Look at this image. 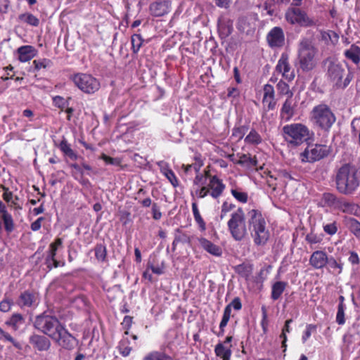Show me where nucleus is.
I'll return each mask as SVG.
<instances>
[{"label":"nucleus","instance_id":"obj_1","mask_svg":"<svg viewBox=\"0 0 360 360\" xmlns=\"http://www.w3.org/2000/svg\"><path fill=\"white\" fill-rule=\"evenodd\" d=\"M335 184L338 191L344 195H352L360 184V174L356 166L344 164L335 175Z\"/></svg>","mask_w":360,"mask_h":360},{"label":"nucleus","instance_id":"obj_2","mask_svg":"<svg viewBox=\"0 0 360 360\" xmlns=\"http://www.w3.org/2000/svg\"><path fill=\"white\" fill-rule=\"evenodd\" d=\"M319 49L315 46L313 39L302 37L298 44L297 64L302 72L313 70L318 64Z\"/></svg>","mask_w":360,"mask_h":360},{"label":"nucleus","instance_id":"obj_3","mask_svg":"<svg viewBox=\"0 0 360 360\" xmlns=\"http://www.w3.org/2000/svg\"><path fill=\"white\" fill-rule=\"evenodd\" d=\"M248 224L253 242L256 245H264L269 238V231L262 212L257 209L250 210L248 213Z\"/></svg>","mask_w":360,"mask_h":360},{"label":"nucleus","instance_id":"obj_4","mask_svg":"<svg viewBox=\"0 0 360 360\" xmlns=\"http://www.w3.org/2000/svg\"><path fill=\"white\" fill-rule=\"evenodd\" d=\"M314 134L302 123H292L282 128V136L288 146L296 148L311 140Z\"/></svg>","mask_w":360,"mask_h":360},{"label":"nucleus","instance_id":"obj_5","mask_svg":"<svg viewBox=\"0 0 360 360\" xmlns=\"http://www.w3.org/2000/svg\"><path fill=\"white\" fill-rule=\"evenodd\" d=\"M326 63H328L326 72L328 80L335 89H346L353 79V73L351 71L346 73L342 65L337 61L328 59Z\"/></svg>","mask_w":360,"mask_h":360},{"label":"nucleus","instance_id":"obj_6","mask_svg":"<svg viewBox=\"0 0 360 360\" xmlns=\"http://www.w3.org/2000/svg\"><path fill=\"white\" fill-rule=\"evenodd\" d=\"M310 120L316 127L329 131L336 121V117L328 105L321 103L312 108Z\"/></svg>","mask_w":360,"mask_h":360},{"label":"nucleus","instance_id":"obj_7","mask_svg":"<svg viewBox=\"0 0 360 360\" xmlns=\"http://www.w3.org/2000/svg\"><path fill=\"white\" fill-rule=\"evenodd\" d=\"M226 190V184L219 176L212 177L210 181H207L200 185L191 193L193 198L195 197L199 199L206 197H211L212 199L218 200L224 194Z\"/></svg>","mask_w":360,"mask_h":360},{"label":"nucleus","instance_id":"obj_8","mask_svg":"<svg viewBox=\"0 0 360 360\" xmlns=\"http://www.w3.org/2000/svg\"><path fill=\"white\" fill-rule=\"evenodd\" d=\"M285 21L290 25H298L301 27H312L319 25V20L308 15L302 8L289 6L284 14Z\"/></svg>","mask_w":360,"mask_h":360},{"label":"nucleus","instance_id":"obj_9","mask_svg":"<svg viewBox=\"0 0 360 360\" xmlns=\"http://www.w3.org/2000/svg\"><path fill=\"white\" fill-rule=\"evenodd\" d=\"M231 236L236 241L242 240L248 233L245 214L243 207H239L231 214L227 222Z\"/></svg>","mask_w":360,"mask_h":360},{"label":"nucleus","instance_id":"obj_10","mask_svg":"<svg viewBox=\"0 0 360 360\" xmlns=\"http://www.w3.org/2000/svg\"><path fill=\"white\" fill-rule=\"evenodd\" d=\"M61 324L56 316L47 311L37 315L33 321L34 328L49 338H51Z\"/></svg>","mask_w":360,"mask_h":360},{"label":"nucleus","instance_id":"obj_11","mask_svg":"<svg viewBox=\"0 0 360 360\" xmlns=\"http://www.w3.org/2000/svg\"><path fill=\"white\" fill-rule=\"evenodd\" d=\"M74 84L83 93L94 94L101 88L100 81L90 74L76 73L71 76Z\"/></svg>","mask_w":360,"mask_h":360},{"label":"nucleus","instance_id":"obj_12","mask_svg":"<svg viewBox=\"0 0 360 360\" xmlns=\"http://www.w3.org/2000/svg\"><path fill=\"white\" fill-rule=\"evenodd\" d=\"M322 201L324 205L344 213L353 214L357 208L356 204L347 201L344 198H338L331 193H324Z\"/></svg>","mask_w":360,"mask_h":360},{"label":"nucleus","instance_id":"obj_13","mask_svg":"<svg viewBox=\"0 0 360 360\" xmlns=\"http://www.w3.org/2000/svg\"><path fill=\"white\" fill-rule=\"evenodd\" d=\"M330 151V147L327 145L315 144L300 153V160L303 162H314L326 158Z\"/></svg>","mask_w":360,"mask_h":360},{"label":"nucleus","instance_id":"obj_14","mask_svg":"<svg viewBox=\"0 0 360 360\" xmlns=\"http://www.w3.org/2000/svg\"><path fill=\"white\" fill-rule=\"evenodd\" d=\"M54 342L65 349L72 350L77 338L73 336L62 323L51 338Z\"/></svg>","mask_w":360,"mask_h":360},{"label":"nucleus","instance_id":"obj_15","mask_svg":"<svg viewBox=\"0 0 360 360\" xmlns=\"http://www.w3.org/2000/svg\"><path fill=\"white\" fill-rule=\"evenodd\" d=\"M242 302L240 298L238 297H236L229 304L225 307L222 315V319L219 323V330L217 333H214L217 337H221L224 335L225 328L227 326L231 316L232 308L236 311H239L242 309Z\"/></svg>","mask_w":360,"mask_h":360},{"label":"nucleus","instance_id":"obj_16","mask_svg":"<svg viewBox=\"0 0 360 360\" xmlns=\"http://www.w3.org/2000/svg\"><path fill=\"white\" fill-rule=\"evenodd\" d=\"M276 71L281 73L282 77L288 82L295 79V71L290 63L289 56L286 53H283L281 55L276 65Z\"/></svg>","mask_w":360,"mask_h":360},{"label":"nucleus","instance_id":"obj_17","mask_svg":"<svg viewBox=\"0 0 360 360\" xmlns=\"http://www.w3.org/2000/svg\"><path fill=\"white\" fill-rule=\"evenodd\" d=\"M285 39L283 30L278 26L271 29L266 37V42L271 49L282 48L285 44Z\"/></svg>","mask_w":360,"mask_h":360},{"label":"nucleus","instance_id":"obj_18","mask_svg":"<svg viewBox=\"0 0 360 360\" xmlns=\"http://www.w3.org/2000/svg\"><path fill=\"white\" fill-rule=\"evenodd\" d=\"M172 8L170 0H157L149 6V12L153 17H162L168 14Z\"/></svg>","mask_w":360,"mask_h":360},{"label":"nucleus","instance_id":"obj_19","mask_svg":"<svg viewBox=\"0 0 360 360\" xmlns=\"http://www.w3.org/2000/svg\"><path fill=\"white\" fill-rule=\"evenodd\" d=\"M263 92L262 104L264 110L266 112L274 110L277 104L274 86L269 84H266L263 87Z\"/></svg>","mask_w":360,"mask_h":360},{"label":"nucleus","instance_id":"obj_20","mask_svg":"<svg viewBox=\"0 0 360 360\" xmlns=\"http://www.w3.org/2000/svg\"><path fill=\"white\" fill-rule=\"evenodd\" d=\"M29 343L34 350L39 352H46L51 346V340L48 336L36 333L29 337Z\"/></svg>","mask_w":360,"mask_h":360},{"label":"nucleus","instance_id":"obj_21","mask_svg":"<svg viewBox=\"0 0 360 360\" xmlns=\"http://www.w3.org/2000/svg\"><path fill=\"white\" fill-rule=\"evenodd\" d=\"M297 102L292 97L286 98L280 110V117L282 120L290 121L295 114Z\"/></svg>","mask_w":360,"mask_h":360},{"label":"nucleus","instance_id":"obj_22","mask_svg":"<svg viewBox=\"0 0 360 360\" xmlns=\"http://www.w3.org/2000/svg\"><path fill=\"white\" fill-rule=\"evenodd\" d=\"M328 256L324 250H316L311 255L309 263L314 269H321L327 266Z\"/></svg>","mask_w":360,"mask_h":360},{"label":"nucleus","instance_id":"obj_23","mask_svg":"<svg viewBox=\"0 0 360 360\" xmlns=\"http://www.w3.org/2000/svg\"><path fill=\"white\" fill-rule=\"evenodd\" d=\"M233 22L229 18L222 15L218 18L217 29L221 38H226L231 34L233 30Z\"/></svg>","mask_w":360,"mask_h":360},{"label":"nucleus","instance_id":"obj_24","mask_svg":"<svg viewBox=\"0 0 360 360\" xmlns=\"http://www.w3.org/2000/svg\"><path fill=\"white\" fill-rule=\"evenodd\" d=\"M36 293L31 290H26L22 292L18 300V304L20 307H32L36 302Z\"/></svg>","mask_w":360,"mask_h":360},{"label":"nucleus","instance_id":"obj_25","mask_svg":"<svg viewBox=\"0 0 360 360\" xmlns=\"http://www.w3.org/2000/svg\"><path fill=\"white\" fill-rule=\"evenodd\" d=\"M18 60L22 63L31 60L37 54V49L31 45H24L17 49Z\"/></svg>","mask_w":360,"mask_h":360},{"label":"nucleus","instance_id":"obj_26","mask_svg":"<svg viewBox=\"0 0 360 360\" xmlns=\"http://www.w3.org/2000/svg\"><path fill=\"white\" fill-rule=\"evenodd\" d=\"M58 147L62 152L63 155L71 160H77L79 158V155L72 148L71 145L68 143L65 137H63L60 142L58 144Z\"/></svg>","mask_w":360,"mask_h":360},{"label":"nucleus","instance_id":"obj_27","mask_svg":"<svg viewBox=\"0 0 360 360\" xmlns=\"http://www.w3.org/2000/svg\"><path fill=\"white\" fill-rule=\"evenodd\" d=\"M199 243L201 247L210 254L217 257H219L222 255L221 248L214 244L210 240L205 238H202L199 240Z\"/></svg>","mask_w":360,"mask_h":360},{"label":"nucleus","instance_id":"obj_28","mask_svg":"<svg viewBox=\"0 0 360 360\" xmlns=\"http://www.w3.org/2000/svg\"><path fill=\"white\" fill-rule=\"evenodd\" d=\"M231 347V345L226 347L224 343L219 342L214 347L215 355L221 360H231L232 355Z\"/></svg>","mask_w":360,"mask_h":360},{"label":"nucleus","instance_id":"obj_29","mask_svg":"<svg viewBox=\"0 0 360 360\" xmlns=\"http://www.w3.org/2000/svg\"><path fill=\"white\" fill-rule=\"evenodd\" d=\"M233 269L237 274L248 281L252 274L253 264L243 262L235 266Z\"/></svg>","mask_w":360,"mask_h":360},{"label":"nucleus","instance_id":"obj_30","mask_svg":"<svg viewBox=\"0 0 360 360\" xmlns=\"http://www.w3.org/2000/svg\"><path fill=\"white\" fill-rule=\"evenodd\" d=\"M93 250L94 251L95 258L98 262H108V251L105 244L97 243Z\"/></svg>","mask_w":360,"mask_h":360},{"label":"nucleus","instance_id":"obj_31","mask_svg":"<svg viewBox=\"0 0 360 360\" xmlns=\"http://www.w3.org/2000/svg\"><path fill=\"white\" fill-rule=\"evenodd\" d=\"M24 323L23 316L20 313H14L5 321V325L17 331L20 326Z\"/></svg>","mask_w":360,"mask_h":360},{"label":"nucleus","instance_id":"obj_32","mask_svg":"<svg viewBox=\"0 0 360 360\" xmlns=\"http://www.w3.org/2000/svg\"><path fill=\"white\" fill-rule=\"evenodd\" d=\"M288 283L285 281H276L271 286V298L276 301L278 300L285 291Z\"/></svg>","mask_w":360,"mask_h":360},{"label":"nucleus","instance_id":"obj_33","mask_svg":"<svg viewBox=\"0 0 360 360\" xmlns=\"http://www.w3.org/2000/svg\"><path fill=\"white\" fill-rule=\"evenodd\" d=\"M344 56L355 65H358L360 62V47L352 44L349 49L345 51Z\"/></svg>","mask_w":360,"mask_h":360},{"label":"nucleus","instance_id":"obj_34","mask_svg":"<svg viewBox=\"0 0 360 360\" xmlns=\"http://www.w3.org/2000/svg\"><path fill=\"white\" fill-rule=\"evenodd\" d=\"M143 360H174V359L165 351L153 350L148 352Z\"/></svg>","mask_w":360,"mask_h":360},{"label":"nucleus","instance_id":"obj_35","mask_svg":"<svg viewBox=\"0 0 360 360\" xmlns=\"http://www.w3.org/2000/svg\"><path fill=\"white\" fill-rule=\"evenodd\" d=\"M18 20L20 22L33 27H38L40 23L39 19L30 13H25L19 15Z\"/></svg>","mask_w":360,"mask_h":360},{"label":"nucleus","instance_id":"obj_36","mask_svg":"<svg viewBox=\"0 0 360 360\" xmlns=\"http://www.w3.org/2000/svg\"><path fill=\"white\" fill-rule=\"evenodd\" d=\"M328 263H327V265L332 269L334 274H340L342 272L343 263L341 259H337L333 256H330L328 257Z\"/></svg>","mask_w":360,"mask_h":360},{"label":"nucleus","instance_id":"obj_37","mask_svg":"<svg viewBox=\"0 0 360 360\" xmlns=\"http://www.w3.org/2000/svg\"><path fill=\"white\" fill-rule=\"evenodd\" d=\"M245 142L247 144L257 146L262 142V138L255 129H252L245 138Z\"/></svg>","mask_w":360,"mask_h":360},{"label":"nucleus","instance_id":"obj_38","mask_svg":"<svg viewBox=\"0 0 360 360\" xmlns=\"http://www.w3.org/2000/svg\"><path fill=\"white\" fill-rule=\"evenodd\" d=\"M118 351L120 354L124 356H128L131 352L132 351V347L130 346V341L129 340L126 338H122L118 344L117 346Z\"/></svg>","mask_w":360,"mask_h":360},{"label":"nucleus","instance_id":"obj_39","mask_svg":"<svg viewBox=\"0 0 360 360\" xmlns=\"http://www.w3.org/2000/svg\"><path fill=\"white\" fill-rule=\"evenodd\" d=\"M63 238L58 237L56 238L54 240L50 243L46 255H50L51 257H56L57 251L63 247Z\"/></svg>","mask_w":360,"mask_h":360},{"label":"nucleus","instance_id":"obj_40","mask_svg":"<svg viewBox=\"0 0 360 360\" xmlns=\"http://www.w3.org/2000/svg\"><path fill=\"white\" fill-rule=\"evenodd\" d=\"M237 164L240 165H246L249 167H256L257 166V159L256 156L251 157L250 154H243L240 157Z\"/></svg>","mask_w":360,"mask_h":360},{"label":"nucleus","instance_id":"obj_41","mask_svg":"<svg viewBox=\"0 0 360 360\" xmlns=\"http://www.w3.org/2000/svg\"><path fill=\"white\" fill-rule=\"evenodd\" d=\"M143 39L140 34H134L131 37V51L137 54L143 43Z\"/></svg>","mask_w":360,"mask_h":360},{"label":"nucleus","instance_id":"obj_42","mask_svg":"<svg viewBox=\"0 0 360 360\" xmlns=\"http://www.w3.org/2000/svg\"><path fill=\"white\" fill-rule=\"evenodd\" d=\"M212 177H218L216 174H212L210 170H204L203 174H198L195 176L193 184L195 186L203 184L204 182H207V181H210Z\"/></svg>","mask_w":360,"mask_h":360},{"label":"nucleus","instance_id":"obj_43","mask_svg":"<svg viewBox=\"0 0 360 360\" xmlns=\"http://www.w3.org/2000/svg\"><path fill=\"white\" fill-rule=\"evenodd\" d=\"M0 340H3L4 342H11L13 347L18 349H22L21 344L17 341L10 333L4 330L0 327Z\"/></svg>","mask_w":360,"mask_h":360},{"label":"nucleus","instance_id":"obj_44","mask_svg":"<svg viewBox=\"0 0 360 360\" xmlns=\"http://www.w3.org/2000/svg\"><path fill=\"white\" fill-rule=\"evenodd\" d=\"M34 66V71L38 72L41 69H46L53 65V62L49 58H40L34 60L32 62Z\"/></svg>","mask_w":360,"mask_h":360},{"label":"nucleus","instance_id":"obj_45","mask_svg":"<svg viewBox=\"0 0 360 360\" xmlns=\"http://www.w3.org/2000/svg\"><path fill=\"white\" fill-rule=\"evenodd\" d=\"M13 304L14 302L11 295L7 292L5 293L3 300L0 302V311L3 313L10 311Z\"/></svg>","mask_w":360,"mask_h":360},{"label":"nucleus","instance_id":"obj_46","mask_svg":"<svg viewBox=\"0 0 360 360\" xmlns=\"http://www.w3.org/2000/svg\"><path fill=\"white\" fill-rule=\"evenodd\" d=\"M347 225L349 231L358 238H360V222L354 218H349Z\"/></svg>","mask_w":360,"mask_h":360},{"label":"nucleus","instance_id":"obj_47","mask_svg":"<svg viewBox=\"0 0 360 360\" xmlns=\"http://www.w3.org/2000/svg\"><path fill=\"white\" fill-rule=\"evenodd\" d=\"M276 88L281 96H287V98L293 96V92L290 89L289 85L285 82L280 80L276 84Z\"/></svg>","mask_w":360,"mask_h":360},{"label":"nucleus","instance_id":"obj_48","mask_svg":"<svg viewBox=\"0 0 360 360\" xmlns=\"http://www.w3.org/2000/svg\"><path fill=\"white\" fill-rule=\"evenodd\" d=\"M162 173L174 188L179 186V180L174 172L169 167L163 168Z\"/></svg>","mask_w":360,"mask_h":360},{"label":"nucleus","instance_id":"obj_49","mask_svg":"<svg viewBox=\"0 0 360 360\" xmlns=\"http://www.w3.org/2000/svg\"><path fill=\"white\" fill-rule=\"evenodd\" d=\"M321 36L323 41L326 42L330 41L332 44H335L338 41L339 36L338 34L332 30L328 31H321Z\"/></svg>","mask_w":360,"mask_h":360},{"label":"nucleus","instance_id":"obj_50","mask_svg":"<svg viewBox=\"0 0 360 360\" xmlns=\"http://www.w3.org/2000/svg\"><path fill=\"white\" fill-rule=\"evenodd\" d=\"M234 208H236L235 204L229 202L227 200L224 201L221 206V212L219 215L220 219L223 220L225 219L228 216V214Z\"/></svg>","mask_w":360,"mask_h":360},{"label":"nucleus","instance_id":"obj_51","mask_svg":"<svg viewBox=\"0 0 360 360\" xmlns=\"http://www.w3.org/2000/svg\"><path fill=\"white\" fill-rule=\"evenodd\" d=\"M70 99L71 98L69 97L68 100H65L60 96H55L52 98L53 105L61 110H64V109L68 105V100Z\"/></svg>","mask_w":360,"mask_h":360},{"label":"nucleus","instance_id":"obj_52","mask_svg":"<svg viewBox=\"0 0 360 360\" xmlns=\"http://www.w3.org/2000/svg\"><path fill=\"white\" fill-rule=\"evenodd\" d=\"M231 193L236 200L241 203H246L248 200V194L246 192L232 188L231 190Z\"/></svg>","mask_w":360,"mask_h":360},{"label":"nucleus","instance_id":"obj_53","mask_svg":"<svg viewBox=\"0 0 360 360\" xmlns=\"http://www.w3.org/2000/svg\"><path fill=\"white\" fill-rule=\"evenodd\" d=\"M134 323V317L131 316L127 315L124 317L121 326L122 329L124 330V335H129V330L131 328V326Z\"/></svg>","mask_w":360,"mask_h":360},{"label":"nucleus","instance_id":"obj_54","mask_svg":"<svg viewBox=\"0 0 360 360\" xmlns=\"http://www.w3.org/2000/svg\"><path fill=\"white\" fill-rule=\"evenodd\" d=\"M100 159L103 160L106 165H111L115 166H121L122 160L119 158H112L107 155L105 153H102L100 156Z\"/></svg>","mask_w":360,"mask_h":360},{"label":"nucleus","instance_id":"obj_55","mask_svg":"<svg viewBox=\"0 0 360 360\" xmlns=\"http://www.w3.org/2000/svg\"><path fill=\"white\" fill-rule=\"evenodd\" d=\"M316 331V326L314 324H307L306 326V329L303 332L302 336V343H305L308 339L311 337V333Z\"/></svg>","mask_w":360,"mask_h":360},{"label":"nucleus","instance_id":"obj_56","mask_svg":"<svg viewBox=\"0 0 360 360\" xmlns=\"http://www.w3.org/2000/svg\"><path fill=\"white\" fill-rule=\"evenodd\" d=\"M69 167L75 169V172H72V175L75 179L79 180L78 175H79L81 178L84 176V172L82 169V167L81 166V165H79L77 163H71L69 165Z\"/></svg>","mask_w":360,"mask_h":360},{"label":"nucleus","instance_id":"obj_57","mask_svg":"<svg viewBox=\"0 0 360 360\" xmlns=\"http://www.w3.org/2000/svg\"><path fill=\"white\" fill-rule=\"evenodd\" d=\"M248 130V127L246 125L234 127L233 129L232 136L241 139Z\"/></svg>","mask_w":360,"mask_h":360},{"label":"nucleus","instance_id":"obj_58","mask_svg":"<svg viewBox=\"0 0 360 360\" xmlns=\"http://www.w3.org/2000/svg\"><path fill=\"white\" fill-rule=\"evenodd\" d=\"M305 240L307 243L312 245L320 243L322 241V238L320 236L311 232L306 236Z\"/></svg>","mask_w":360,"mask_h":360},{"label":"nucleus","instance_id":"obj_59","mask_svg":"<svg viewBox=\"0 0 360 360\" xmlns=\"http://www.w3.org/2000/svg\"><path fill=\"white\" fill-rule=\"evenodd\" d=\"M325 233L330 236L335 235L338 231V223L334 221L332 223L327 224L323 226Z\"/></svg>","mask_w":360,"mask_h":360},{"label":"nucleus","instance_id":"obj_60","mask_svg":"<svg viewBox=\"0 0 360 360\" xmlns=\"http://www.w3.org/2000/svg\"><path fill=\"white\" fill-rule=\"evenodd\" d=\"M177 232L179 234L175 236L172 243L174 246L180 243H186L189 241V237L186 233L181 232L179 229H177Z\"/></svg>","mask_w":360,"mask_h":360},{"label":"nucleus","instance_id":"obj_61","mask_svg":"<svg viewBox=\"0 0 360 360\" xmlns=\"http://www.w3.org/2000/svg\"><path fill=\"white\" fill-rule=\"evenodd\" d=\"M147 268L148 270L150 269L153 274L157 275H161L164 274L165 264L164 262H162L161 263V265L154 266L153 264L149 262L147 264Z\"/></svg>","mask_w":360,"mask_h":360},{"label":"nucleus","instance_id":"obj_62","mask_svg":"<svg viewBox=\"0 0 360 360\" xmlns=\"http://www.w3.org/2000/svg\"><path fill=\"white\" fill-rule=\"evenodd\" d=\"M345 307H342V304H338V311L336 314V322L339 325H343L345 323Z\"/></svg>","mask_w":360,"mask_h":360},{"label":"nucleus","instance_id":"obj_63","mask_svg":"<svg viewBox=\"0 0 360 360\" xmlns=\"http://www.w3.org/2000/svg\"><path fill=\"white\" fill-rule=\"evenodd\" d=\"M262 319L261 321V326L262 328L263 333L266 334L268 330V321H267V312L266 309L264 306L262 307Z\"/></svg>","mask_w":360,"mask_h":360},{"label":"nucleus","instance_id":"obj_64","mask_svg":"<svg viewBox=\"0 0 360 360\" xmlns=\"http://www.w3.org/2000/svg\"><path fill=\"white\" fill-rule=\"evenodd\" d=\"M151 211H152L153 218L155 220H159L162 218V214L160 210V207L158 206V203H156V202L153 203Z\"/></svg>","mask_w":360,"mask_h":360}]
</instances>
